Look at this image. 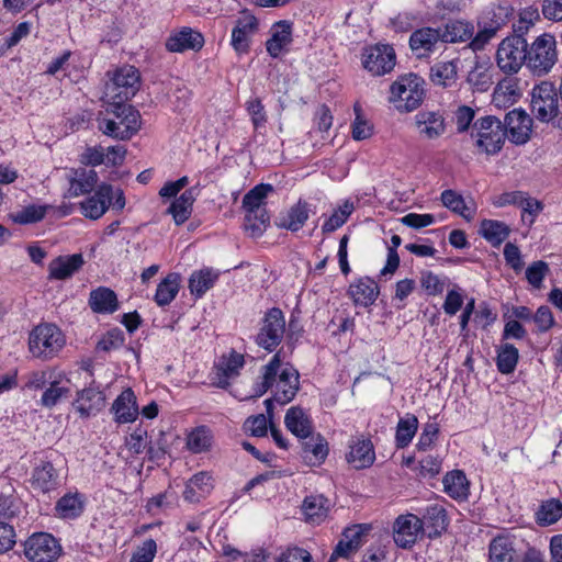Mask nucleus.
Instances as JSON below:
<instances>
[{
  "label": "nucleus",
  "instance_id": "obj_1",
  "mask_svg": "<svg viewBox=\"0 0 562 562\" xmlns=\"http://www.w3.org/2000/svg\"><path fill=\"white\" fill-rule=\"evenodd\" d=\"M280 352L273 355L270 361L261 368V381L255 384V396L263 395L274 386L273 394L277 404L290 403L300 390L299 371L286 363L281 368Z\"/></svg>",
  "mask_w": 562,
  "mask_h": 562
},
{
  "label": "nucleus",
  "instance_id": "obj_2",
  "mask_svg": "<svg viewBox=\"0 0 562 562\" xmlns=\"http://www.w3.org/2000/svg\"><path fill=\"white\" fill-rule=\"evenodd\" d=\"M105 117L98 119L99 130L106 136L121 140L131 139L142 125L140 113L133 105L115 99Z\"/></svg>",
  "mask_w": 562,
  "mask_h": 562
},
{
  "label": "nucleus",
  "instance_id": "obj_3",
  "mask_svg": "<svg viewBox=\"0 0 562 562\" xmlns=\"http://www.w3.org/2000/svg\"><path fill=\"white\" fill-rule=\"evenodd\" d=\"M64 345L65 336L54 324H40L29 336V349L35 358L50 359L61 350Z\"/></svg>",
  "mask_w": 562,
  "mask_h": 562
},
{
  "label": "nucleus",
  "instance_id": "obj_4",
  "mask_svg": "<svg viewBox=\"0 0 562 562\" xmlns=\"http://www.w3.org/2000/svg\"><path fill=\"white\" fill-rule=\"evenodd\" d=\"M390 101L395 103L400 111L411 112L417 109L425 97L424 80L408 74L400 77L391 86Z\"/></svg>",
  "mask_w": 562,
  "mask_h": 562
},
{
  "label": "nucleus",
  "instance_id": "obj_5",
  "mask_svg": "<svg viewBox=\"0 0 562 562\" xmlns=\"http://www.w3.org/2000/svg\"><path fill=\"white\" fill-rule=\"evenodd\" d=\"M527 66L538 76H543L550 72L558 61L557 40L550 33L539 35L527 47Z\"/></svg>",
  "mask_w": 562,
  "mask_h": 562
},
{
  "label": "nucleus",
  "instance_id": "obj_6",
  "mask_svg": "<svg viewBox=\"0 0 562 562\" xmlns=\"http://www.w3.org/2000/svg\"><path fill=\"white\" fill-rule=\"evenodd\" d=\"M527 40L514 34L505 37L496 50V65L506 75L517 74L524 64L527 65Z\"/></svg>",
  "mask_w": 562,
  "mask_h": 562
},
{
  "label": "nucleus",
  "instance_id": "obj_7",
  "mask_svg": "<svg viewBox=\"0 0 562 562\" xmlns=\"http://www.w3.org/2000/svg\"><path fill=\"white\" fill-rule=\"evenodd\" d=\"M560 94L550 81H542L531 91V112L541 122L549 123L560 114Z\"/></svg>",
  "mask_w": 562,
  "mask_h": 562
},
{
  "label": "nucleus",
  "instance_id": "obj_8",
  "mask_svg": "<svg viewBox=\"0 0 562 562\" xmlns=\"http://www.w3.org/2000/svg\"><path fill=\"white\" fill-rule=\"evenodd\" d=\"M473 130L476 131V146L487 155H495L502 149L507 135L498 117L494 115L481 117L474 123Z\"/></svg>",
  "mask_w": 562,
  "mask_h": 562
},
{
  "label": "nucleus",
  "instance_id": "obj_9",
  "mask_svg": "<svg viewBox=\"0 0 562 562\" xmlns=\"http://www.w3.org/2000/svg\"><path fill=\"white\" fill-rule=\"evenodd\" d=\"M285 331L283 312L278 307L268 310L256 336V344L265 350L273 351L282 341Z\"/></svg>",
  "mask_w": 562,
  "mask_h": 562
},
{
  "label": "nucleus",
  "instance_id": "obj_10",
  "mask_svg": "<svg viewBox=\"0 0 562 562\" xmlns=\"http://www.w3.org/2000/svg\"><path fill=\"white\" fill-rule=\"evenodd\" d=\"M60 551L58 541L46 532L34 533L24 542V554L32 562H52Z\"/></svg>",
  "mask_w": 562,
  "mask_h": 562
},
{
  "label": "nucleus",
  "instance_id": "obj_11",
  "mask_svg": "<svg viewBox=\"0 0 562 562\" xmlns=\"http://www.w3.org/2000/svg\"><path fill=\"white\" fill-rule=\"evenodd\" d=\"M395 64V50L389 44L369 46L362 54V65L373 76H383L391 72Z\"/></svg>",
  "mask_w": 562,
  "mask_h": 562
},
{
  "label": "nucleus",
  "instance_id": "obj_12",
  "mask_svg": "<svg viewBox=\"0 0 562 562\" xmlns=\"http://www.w3.org/2000/svg\"><path fill=\"white\" fill-rule=\"evenodd\" d=\"M139 89V72L134 66H124L114 72L111 83L106 86V94L113 100L126 101Z\"/></svg>",
  "mask_w": 562,
  "mask_h": 562
},
{
  "label": "nucleus",
  "instance_id": "obj_13",
  "mask_svg": "<svg viewBox=\"0 0 562 562\" xmlns=\"http://www.w3.org/2000/svg\"><path fill=\"white\" fill-rule=\"evenodd\" d=\"M423 533L419 517L414 514L400 515L393 522V539L400 548H412Z\"/></svg>",
  "mask_w": 562,
  "mask_h": 562
},
{
  "label": "nucleus",
  "instance_id": "obj_14",
  "mask_svg": "<svg viewBox=\"0 0 562 562\" xmlns=\"http://www.w3.org/2000/svg\"><path fill=\"white\" fill-rule=\"evenodd\" d=\"M409 47L413 54L422 59L428 58L442 43L440 27L424 26L415 30L409 36Z\"/></svg>",
  "mask_w": 562,
  "mask_h": 562
},
{
  "label": "nucleus",
  "instance_id": "obj_15",
  "mask_svg": "<svg viewBox=\"0 0 562 562\" xmlns=\"http://www.w3.org/2000/svg\"><path fill=\"white\" fill-rule=\"evenodd\" d=\"M244 364V356L235 350H232L228 356H222L215 366L212 384L220 389H227L231 384L229 380L239 375V370Z\"/></svg>",
  "mask_w": 562,
  "mask_h": 562
},
{
  "label": "nucleus",
  "instance_id": "obj_16",
  "mask_svg": "<svg viewBox=\"0 0 562 562\" xmlns=\"http://www.w3.org/2000/svg\"><path fill=\"white\" fill-rule=\"evenodd\" d=\"M503 126L513 143L525 144L530 136L531 119L525 111L514 109L506 114Z\"/></svg>",
  "mask_w": 562,
  "mask_h": 562
},
{
  "label": "nucleus",
  "instance_id": "obj_17",
  "mask_svg": "<svg viewBox=\"0 0 562 562\" xmlns=\"http://www.w3.org/2000/svg\"><path fill=\"white\" fill-rule=\"evenodd\" d=\"M258 30V20L255 15L247 11L236 20V24L232 31L231 44L238 54L249 50L250 37Z\"/></svg>",
  "mask_w": 562,
  "mask_h": 562
},
{
  "label": "nucleus",
  "instance_id": "obj_18",
  "mask_svg": "<svg viewBox=\"0 0 562 562\" xmlns=\"http://www.w3.org/2000/svg\"><path fill=\"white\" fill-rule=\"evenodd\" d=\"M113 198L111 184L102 183L95 193L80 203L81 213L91 220L100 218L109 209Z\"/></svg>",
  "mask_w": 562,
  "mask_h": 562
},
{
  "label": "nucleus",
  "instance_id": "obj_19",
  "mask_svg": "<svg viewBox=\"0 0 562 562\" xmlns=\"http://www.w3.org/2000/svg\"><path fill=\"white\" fill-rule=\"evenodd\" d=\"M380 289L370 277H362L353 281L348 288V295L355 305L371 306L376 301Z\"/></svg>",
  "mask_w": 562,
  "mask_h": 562
},
{
  "label": "nucleus",
  "instance_id": "obj_20",
  "mask_svg": "<svg viewBox=\"0 0 562 562\" xmlns=\"http://www.w3.org/2000/svg\"><path fill=\"white\" fill-rule=\"evenodd\" d=\"M415 125L420 136L436 139L446 131L445 117L440 112L420 111L415 115Z\"/></svg>",
  "mask_w": 562,
  "mask_h": 562
},
{
  "label": "nucleus",
  "instance_id": "obj_21",
  "mask_svg": "<svg viewBox=\"0 0 562 562\" xmlns=\"http://www.w3.org/2000/svg\"><path fill=\"white\" fill-rule=\"evenodd\" d=\"M34 490L48 493L60 485L58 471L48 460H42L34 469L31 480Z\"/></svg>",
  "mask_w": 562,
  "mask_h": 562
},
{
  "label": "nucleus",
  "instance_id": "obj_22",
  "mask_svg": "<svg viewBox=\"0 0 562 562\" xmlns=\"http://www.w3.org/2000/svg\"><path fill=\"white\" fill-rule=\"evenodd\" d=\"M349 449L346 459L355 469H366L373 464L375 452L370 439L363 437L356 438L351 440Z\"/></svg>",
  "mask_w": 562,
  "mask_h": 562
},
{
  "label": "nucleus",
  "instance_id": "obj_23",
  "mask_svg": "<svg viewBox=\"0 0 562 562\" xmlns=\"http://www.w3.org/2000/svg\"><path fill=\"white\" fill-rule=\"evenodd\" d=\"M203 44L204 38L200 32L183 27L167 38L166 48L168 52L182 53L188 49L199 50Z\"/></svg>",
  "mask_w": 562,
  "mask_h": 562
},
{
  "label": "nucleus",
  "instance_id": "obj_24",
  "mask_svg": "<svg viewBox=\"0 0 562 562\" xmlns=\"http://www.w3.org/2000/svg\"><path fill=\"white\" fill-rule=\"evenodd\" d=\"M422 529L429 538L439 537L448 526L446 509L438 504L429 505L419 517Z\"/></svg>",
  "mask_w": 562,
  "mask_h": 562
},
{
  "label": "nucleus",
  "instance_id": "obj_25",
  "mask_svg": "<svg viewBox=\"0 0 562 562\" xmlns=\"http://www.w3.org/2000/svg\"><path fill=\"white\" fill-rule=\"evenodd\" d=\"M105 397L103 393L94 387H88L78 393L74 407L82 418L97 415L103 407Z\"/></svg>",
  "mask_w": 562,
  "mask_h": 562
},
{
  "label": "nucleus",
  "instance_id": "obj_26",
  "mask_svg": "<svg viewBox=\"0 0 562 562\" xmlns=\"http://www.w3.org/2000/svg\"><path fill=\"white\" fill-rule=\"evenodd\" d=\"M111 412L119 424L133 423L139 412L136 404V396L131 389L124 390L113 402Z\"/></svg>",
  "mask_w": 562,
  "mask_h": 562
},
{
  "label": "nucleus",
  "instance_id": "obj_27",
  "mask_svg": "<svg viewBox=\"0 0 562 562\" xmlns=\"http://www.w3.org/2000/svg\"><path fill=\"white\" fill-rule=\"evenodd\" d=\"M284 424L300 439H307L314 432L312 419L301 406H292L286 411Z\"/></svg>",
  "mask_w": 562,
  "mask_h": 562
},
{
  "label": "nucleus",
  "instance_id": "obj_28",
  "mask_svg": "<svg viewBox=\"0 0 562 562\" xmlns=\"http://www.w3.org/2000/svg\"><path fill=\"white\" fill-rule=\"evenodd\" d=\"M88 304L97 314H113L120 308L116 293L106 286H99L89 294Z\"/></svg>",
  "mask_w": 562,
  "mask_h": 562
},
{
  "label": "nucleus",
  "instance_id": "obj_29",
  "mask_svg": "<svg viewBox=\"0 0 562 562\" xmlns=\"http://www.w3.org/2000/svg\"><path fill=\"white\" fill-rule=\"evenodd\" d=\"M85 260L81 254L59 256L48 266L49 279L66 280L81 269Z\"/></svg>",
  "mask_w": 562,
  "mask_h": 562
},
{
  "label": "nucleus",
  "instance_id": "obj_30",
  "mask_svg": "<svg viewBox=\"0 0 562 562\" xmlns=\"http://www.w3.org/2000/svg\"><path fill=\"white\" fill-rule=\"evenodd\" d=\"M292 42V24L282 20L273 24L271 36L266 42V48L273 58L279 57L281 52Z\"/></svg>",
  "mask_w": 562,
  "mask_h": 562
},
{
  "label": "nucleus",
  "instance_id": "obj_31",
  "mask_svg": "<svg viewBox=\"0 0 562 562\" xmlns=\"http://www.w3.org/2000/svg\"><path fill=\"white\" fill-rule=\"evenodd\" d=\"M302 454L310 464H321L328 454V443L321 434H312L307 439H302Z\"/></svg>",
  "mask_w": 562,
  "mask_h": 562
},
{
  "label": "nucleus",
  "instance_id": "obj_32",
  "mask_svg": "<svg viewBox=\"0 0 562 562\" xmlns=\"http://www.w3.org/2000/svg\"><path fill=\"white\" fill-rule=\"evenodd\" d=\"M198 195V189L192 187L176 198L168 207V213L172 215L177 225L183 224L189 220L192 213V206Z\"/></svg>",
  "mask_w": 562,
  "mask_h": 562
},
{
  "label": "nucleus",
  "instance_id": "obj_33",
  "mask_svg": "<svg viewBox=\"0 0 562 562\" xmlns=\"http://www.w3.org/2000/svg\"><path fill=\"white\" fill-rule=\"evenodd\" d=\"M459 60L437 61L430 67L429 78L435 86L452 87L458 79Z\"/></svg>",
  "mask_w": 562,
  "mask_h": 562
},
{
  "label": "nucleus",
  "instance_id": "obj_34",
  "mask_svg": "<svg viewBox=\"0 0 562 562\" xmlns=\"http://www.w3.org/2000/svg\"><path fill=\"white\" fill-rule=\"evenodd\" d=\"M330 508V501L324 495L306 496L302 510L305 520L311 524H321L326 517Z\"/></svg>",
  "mask_w": 562,
  "mask_h": 562
},
{
  "label": "nucleus",
  "instance_id": "obj_35",
  "mask_svg": "<svg viewBox=\"0 0 562 562\" xmlns=\"http://www.w3.org/2000/svg\"><path fill=\"white\" fill-rule=\"evenodd\" d=\"M69 182V194L79 196L93 190L98 182V173L93 169L79 168L74 171Z\"/></svg>",
  "mask_w": 562,
  "mask_h": 562
},
{
  "label": "nucleus",
  "instance_id": "obj_36",
  "mask_svg": "<svg viewBox=\"0 0 562 562\" xmlns=\"http://www.w3.org/2000/svg\"><path fill=\"white\" fill-rule=\"evenodd\" d=\"M474 26L461 20L450 21L440 27L442 43H459L472 38Z\"/></svg>",
  "mask_w": 562,
  "mask_h": 562
},
{
  "label": "nucleus",
  "instance_id": "obj_37",
  "mask_svg": "<svg viewBox=\"0 0 562 562\" xmlns=\"http://www.w3.org/2000/svg\"><path fill=\"white\" fill-rule=\"evenodd\" d=\"M443 491L453 499H465L469 495V481L460 470L448 472L443 479Z\"/></svg>",
  "mask_w": 562,
  "mask_h": 562
},
{
  "label": "nucleus",
  "instance_id": "obj_38",
  "mask_svg": "<svg viewBox=\"0 0 562 562\" xmlns=\"http://www.w3.org/2000/svg\"><path fill=\"white\" fill-rule=\"evenodd\" d=\"M515 554L514 542L506 536H497L490 542V562H515Z\"/></svg>",
  "mask_w": 562,
  "mask_h": 562
},
{
  "label": "nucleus",
  "instance_id": "obj_39",
  "mask_svg": "<svg viewBox=\"0 0 562 562\" xmlns=\"http://www.w3.org/2000/svg\"><path fill=\"white\" fill-rule=\"evenodd\" d=\"M180 289V274L171 272L160 281L155 294V302L159 306L169 305L177 296Z\"/></svg>",
  "mask_w": 562,
  "mask_h": 562
},
{
  "label": "nucleus",
  "instance_id": "obj_40",
  "mask_svg": "<svg viewBox=\"0 0 562 562\" xmlns=\"http://www.w3.org/2000/svg\"><path fill=\"white\" fill-rule=\"evenodd\" d=\"M480 235L494 247L499 246L510 234V228L504 222L496 220H483L481 222Z\"/></svg>",
  "mask_w": 562,
  "mask_h": 562
},
{
  "label": "nucleus",
  "instance_id": "obj_41",
  "mask_svg": "<svg viewBox=\"0 0 562 562\" xmlns=\"http://www.w3.org/2000/svg\"><path fill=\"white\" fill-rule=\"evenodd\" d=\"M417 429L418 418L414 414L407 413L401 417L395 432L396 448L403 449L407 447L416 435Z\"/></svg>",
  "mask_w": 562,
  "mask_h": 562
},
{
  "label": "nucleus",
  "instance_id": "obj_42",
  "mask_svg": "<svg viewBox=\"0 0 562 562\" xmlns=\"http://www.w3.org/2000/svg\"><path fill=\"white\" fill-rule=\"evenodd\" d=\"M218 279V273L210 268L201 269L191 274L189 289L192 295L201 297L210 290Z\"/></svg>",
  "mask_w": 562,
  "mask_h": 562
},
{
  "label": "nucleus",
  "instance_id": "obj_43",
  "mask_svg": "<svg viewBox=\"0 0 562 562\" xmlns=\"http://www.w3.org/2000/svg\"><path fill=\"white\" fill-rule=\"evenodd\" d=\"M308 218V206L306 202L299 201L291 206L288 213L280 218L279 226L291 232L301 229Z\"/></svg>",
  "mask_w": 562,
  "mask_h": 562
},
{
  "label": "nucleus",
  "instance_id": "obj_44",
  "mask_svg": "<svg viewBox=\"0 0 562 562\" xmlns=\"http://www.w3.org/2000/svg\"><path fill=\"white\" fill-rule=\"evenodd\" d=\"M273 187L268 183H260L249 190L243 198V209L245 212L267 211L265 200Z\"/></svg>",
  "mask_w": 562,
  "mask_h": 562
},
{
  "label": "nucleus",
  "instance_id": "obj_45",
  "mask_svg": "<svg viewBox=\"0 0 562 562\" xmlns=\"http://www.w3.org/2000/svg\"><path fill=\"white\" fill-rule=\"evenodd\" d=\"M270 224L268 211L245 212L244 229L252 238L260 237Z\"/></svg>",
  "mask_w": 562,
  "mask_h": 562
},
{
  "label": "nucleus",
  "instance_id": "obj_46",
  "mask_svg": "<svg viewBox=\"0 0 562 562\" xmlns=\"http://www.w3.org/2000/svg\"><path fill=\"white\" fill-rule=\"evenodd\" d=\"M441 202L442 204L452 211L453 213L462 216L463 218L470 221L473 217L474 209L470 207L463 196L454 190H445L441 193Z\"/></svg>",
  "mask_w": 562,
  "mask_h": 562
},
{
  "label": "nucleus",
  "instance_id": "obj_47",
  "mask_svg": "<svg viewBox=\"0 0 562 562\" xmlns=\"http://www.w3.org/2000/svg\"><path fill=\"white\" fill-rule=\"evenodd\" d=\"M213 435L206 426H199L187 437V448L193 453L207 451L212 446Z\"/></svg>",
  "mask_w": 562,
  "mask_h": 562
},
{
  "label": "nucleus",
  "instance_id": "obj_48",
  "mask_svg": "<svg viewBox=\"0 0 562 562\" xmlns=\"http://www.w3.org/2000/svg\"><path fill=\"white\" fill-rule=\"evenodd\" d=\"M55 509L59 517L74 519L81 515L83 503L78 494L69 493L58 499Z\"/></svg>",
  "mask_w": 562,
  "mask_h": 562
},
{
  "label": "nucleus",
  "instance_id": "obj_49",
  "mask_svg": "<svg viewBox=\"0 0 562 562\" xmlns=\"http://www.w3.org/2000/svg\"><path fill=\"white\" fill-rule=\"evenodd\" d=\"M519 359L518 349L512 344H504L497 350L496 366L501 373L509 374L515 371Z\"/></svg>",
  "mask_w": 562,
  "mask_h": 562
},
{
  "label": "nucleus",
  "instance_id": "obj_50",
  "mask_svg": "<svg viewBox=\"0 0 562 562\" xmlns=\"http://www.w3.org/2000/svg\"><path fill=\"white\" fill-rule=\"evenodd\" d=\"M562 517V503L557 498L543 502L537 512V522L540 526H550Z\"/></svg>",
  "mask_w": 562,
  "mask_h": 562
},
{
  "label": "nucleus",
  "instance_id": "obj_51",
  "mask_svg": "<svg viewBox=\"0 0 562 562\" xmlns=\"http://www.w3.org/2000/svg\"><path fill=\"white\" fill-rule=\"evenodd\" d=\"M510 15L509 8L506 5H492L484 11L480 18L482 22H485L488 26L498 31L503 25L506 24Z\"/></svg>",
  "mask_w": 562,
  "mask_h": 562
},
{
  "label": "nucleus",
  "instance_id": "obj_52",
  "mask_svg": "<svg viewBox=\"0 0 562 562\" xmlns=\"http://www.w3.org/2000/svg\"><path fill=\"white\" fill-rule=\"evenodd\" d=\"M467 81L476 91L485 92L492 85V78L487 69L476 64L469 72Z\"/></svg>",
  "mask_w": 562,
  "mask_h": 562
},
{
  "label": "nucleus",
  "instance_id": "obj_53",
  "mask_svg": "<svg viewBox=\"0 0 562 562\" xmlns=\"http://www.w3.org/2000/svg\"><path fill=\"white\" fill-rule=\"evenodd\" d=\"M69 394V389L61 386L59 382L54 381L49 384L42 397L41 404L44 407L52 408L54 407L61 398L67 397Z\"/></svg>",
  "mask_w": 562,
  "mask_h": 562
},
{
  "label": "nucleus",
  "instance_id": "obj_54",
  "mask_svg": "<svg viewBox=\"0 0 562 562\" xmlns=\"http://www.w3.org/2000/svg\"><path fill=\"white\" fill-rule=\"evenodd\" d=\"M549 265L542 260L533 261L526 269V279L535 289H541L546 276L549 273Z\"/></svg>",
  "mask_w": 562,
  "mask_h": 562
},
{
  "label": "nucleus",
  "instance_id": "obj_55",
  "mask_svg": "<svg viewBox=\"0 0 562 562\" xmlns=\"http://www.w3.org/2000/svg\"><path fill=\"white\" fill-rule=\"evenodd\" d=\"M46 214V207L45 206H38V205H29L24 207L23 210L14 213L12 215V218L15 223L19 224H32L40 222L44 218Z\"/></svg>",
  "mask_w": 562,
  "mask_h": 562
},
{
  "label": "nucleus",
  "instance_id": "obj_56",
  "mask_svg": "<svg viewBox=\"0 0 562 562\" xmlns=\"http://www.w3.org/2000/svg\"><path fill=\"white\" fill-rule=\"evenodd\" d=\"M83 166L97 167L105 162V148L101 145L87 146L79 156Z\"/></svg>",
  "mask_w": 562,
  "mask_h": 562
},
{
  "label": "nucleus",
  "instance_id": "obj_57",
  "mask_svg": "<svg viewBox=\"0 0 562 562\" xmlns=\"http://www.w3.org/2000/svg\"><path fill=\"white\" fill-rule=\"evenodd\" d=\"M419 22V14L414 11H402L391 19L390 23L396 32H408Z\"/></svg>",
  "mask_w": 562,
  "mask_h": 562
},
{
  "label": "nucleus",
  "instance_id": "obj_58",
  "mask_svg": "<svg viewBox=\"0 0 562 562\" xmlns=\"http://www.w3.org/2000/svg\"><path fill=\"white\" fill-rule=\"evenodd\" d=\"M246 110L250 115L251 122L256 130L265 126L267 123V114L265 106L259 98L248 100L246 102Z\"/></svg>",
  "mask_w": 562,
  "mask_h": 562
},
{
  "label": "nucleus",
  "instance_id": "obj_59",
  "mask_svg": "<svg viewBox=\"0 0 562 562\" xmlns=\"http://www.w3.org/2000/svg\"><path fill=\"white\" fill-rule=\"evenodd\" d=\"M439 435V425L437 423H427L418 438L416 445L419 451H426L432 447Z\"/></svg>",
  "mask_w": 562,
  "mask_h": 562
},
{
  "label": "nucleus",
  "instance_id": "obj_60",
  "mask_svg": "<svg viewBox=\"0 0 562 562\" xmlns=\"http://www.w3.org/2000/svg\"><path fill=\"white\" fill-rule=\"evenodd\" d=\"M420 285L428 295L440 294L445 289V282L431 271L422 272Z\"/></svg>",
  "mask_w": 562,
  "mask_h": 562
},
{
  "label": "nucleus",
  "instance_id": "obj_61",
  "mask_svg": "<svg viewBox=\"0 0 562 562\" xmlns=\"http://www.w3.org/2000/svg\"><path fill=\"white\" fill-rule=\"evenodd\" d=\"M124 344V335L120 329H112L108 331L98 341L97 349L102 351H111L119 349Z\"/></svg>",
  "mask_w": 562,
  "mask_h": 562
},
{
  "label": "nucleus",
  "instance_id": "obj_62",
  "mask_svg": "<svg viewBox=\"0 0 562 562\" xmlns=\"http://www.w3.org/2000/svg\"><path fill=\"white\" fill-rule=\"evenodd\" d=\"M532 321L537 325L540 333L548 331L555 324L553 314L550 307L547 305H541L538 307L536 313L532 315Z\"/></svg>",
  "mask_w": 562,
  "mask_h": 562
},
{
  "label": "nucleus",
  "instance_id": "obj_63",
  "mask_svg": "<svg viewBox=\"0 0 562 562\" xmlns=\"http://www.w3.org/2000/svg\"><path fill=\"white\" fill-rule=\"evenodd\" d=\"M156 552V541L154 539H147L133 553L130 562H153Z\"/></svg>",
  "mask_w": 562,
  "mask_h": 562
},
{
  "label": "nucleus",
  "instance_id": "obj_64",
  "mask_svg": "<svg viewBox=\"0 0 562 562\" xmlns=\"http://www.w3.org/2000/svg\"><path fill=\"white\" fill-rule=\"evenodd\" d=\"M276 562H313V558L307 550L295 547L283 551Z\"/></svg>",
  "mask_w": 562,
  "mask_h": 562
}]
</instances>
